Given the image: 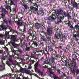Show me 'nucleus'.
<instances>
[{"mask_svg": "<svg viewBox=\"0 0 79 79\" xmlns=\"http://www.w3.org/2000/svg\"><path fill=\"white\" fill-rule=\"evenodd\" d=\"M30 8L31 11L35 14L37 13V15H40V16H43L44 15V10H39L38 5L35 3H33V6L30 7Z\"/></svg>", "mask_w": 79, "mask_h": 79, "instance_id": "f257e3e1", "label": "nucleus"}, {"mask_svg": "<svg viewBox=\"0 0 79 79\" xmlns=\"http://www.w3.org/2000/svg\"><path fill=\"white\" fill-rule=\"evenodd\" d=\"M21 13L20 14V15L22 16H20V19L18 18V15H16V19H18V21L17 22V25H18V28L19 31H21L22 32H26V26L24 25V29L23 30H21L19 29L20 26H23V19L22 18H23L24 17V15H23V12H22V10H21Z\"/></svg>", "mask_w": 79, "mask_h": 79, "instance_id": "f03ea898", "label": "nucleus"}, {"mask_svg": "<svg viewBox=\"0 0 79 79\" xmlns=\"http://www.w3.org/2000/svg\"><path fill=\"white\" fill-rule=\"evenodd\" d=\"M72 59L71 60L70 63L68 64V66H74L75 67H76L77 66V64L76 60L79 61V58L77 57L76 55L75 54H72Z\"/></svg>", "mask_w": 79, "mask_h": 79, "instance_id": "7ed1b4c3", "label": "nucleus"}, {"mask_svg": "<svg viewBox=\"0 0 79 79\" xmlns=\"http://www.w3.org/2000/svg\"><path fill=\"white\" fill-rule=\"evenodd\" d=\"M43 34L46 35V37L48 40L50 41L52 39V34H53V31L50 28H48L46 32L45 31H43Z\"/></svg>", "mask_w": 79, "mask_h": 79, "instance_id": "20e7f679", "label": "nucleus"}, {"mask_svg": "<svg viewBox=\"0 0 79 79\" xmlns=\"http://www.w3.org/2000/svg\"><path fill=\"white\" fill-rule=\"evenodd\" d=\"M60 39L62 40H65L66 38V36H65V35H64V34L61 33V32H60H60H56L55 33L54 39L58 40L60 38Z\"/></svg>", "mask_w": 79, "mask_h": 79, "instance_id": "39448f33", "label": "nucleus"}, {"mask_svg": "<svg viewBox=\"0 0 79 79\" xmlns=\"http://www.w3.org/2000/svg\"><path fill=\"white\" fill-rule=\"evenodd\" d=\"M69 68L70 69L71 72L74 74H75L76 73V74L77 75L79 74V69L78 68V65L77 64V67H75L74 65H70L68 66Z\"/></svg>", "mask_w": 79, "mask_h": 79, "instance_id": "423d86ee", "label": "nucleus"}, {"mask_svg": "<svg viewBox=\"0 0 79 79\" xmlns=\"http://www.w3.org/2000/svg\"><path fill=\"white\" fill-rule=\"evenodd\" d=\"M63 11V9H62L61 8H59V10L56 12V14L57 15V17H58V16H59L60 15L64 18H66V17H67V16L68 14L66 13V11ZM62 12H63L62 13Z\"/></svg>", "mask_w": 79, "mask_h": 79, "instance_id": "0eeeda50", "label": "nucleus"}, {"mask_svg": "<svg viewBox=\"0 0 79 79\" xmlns=\"http://www.w3.org/2000/svg\"><path fill=\"white\" fill-rule=\"evenodd\" d=\"M11 38L10 39V42L8 44V45L11 46L12 45L13 47H15V42L16 41V37L15 35H11Z\"/></svg>", "mask_w": 79, "mask_h": 79, "instance_id": "6e6552de", "label": "nucleus"}, {"mask_svg": "<svg viewBox=\"0 0 79 79\" xmlns=\"http://www.w3.org/2000/svg\"><path fill=\"white\" fill-rule=\"evenodd\" d=\"M48 71L51 74H52L53 75V78L54 79H60L56 75L54 74V72H53L51 68H48Z\"/></svg>", "mask_w": 79, "mask_h": 79, "instance_id": "1a4fd4ad", "label": "nucleus"}, {"mask_svg": "<svg viewBox=\"0 0 79 79\" xmlns=\"http://www.w3.org/2000/svg\"><path fill=\"white\" fill-rule=\"evenodd\" d=\"M45 20H48L47 23L48 24H51V21L50 20L52 21V20H55V19L53 16H50L49 17H45L44 18Z\"/></svg>", "mask_w": 79, "mask_h": 79, "instance_id": "9d476101", "label": "nucleus"}, {"mask_svg": "<svg viewBox=\"0 0 79 79\" xmlns=\"http://www.w3.org/2000/svg\"><path fill=\"white\" fill-rule=\"evenodd\" d=\"M71 6L73 8H75L76 9H78V4L76 2L73 1H71Z\"/></svg>", "mask_w": 79, "mask_h": 79, "instance_id": "9b49d317", "label": "nucleus"}, {"mask_svg": "<svg viewBox=\"0 0 79 79\" xmlns=\"http://www.w3.org/2000/svg\"><path fill=\"white\" fill-rule=\"evenodd\" d=\"M38 53L39 52H41V53H42L43 54H45L46 57H47L48 55H50V54H49V53H48V51H47V49H45V51L39 50L38 51Z\"/></svg>", "mask_w": 79, "mask_h": 79, "instance_id": "f8f14e48", "label": "nucleus"}, {"mask_svg": "<svg viewBox=\"0 0 79 79\" xmlns=\"http://www.w3.org/2000/svg\"><path fill=\"white\" fill-rule=\"evenodd\" d=\"M71 48V46L69 44H67L65 47L64 48V53H68V51L69 50V49Z\"/></svg>", "mask_w": 79, "mask_h": 79, "instance_id": "ddd939ff", "label": "nucleus"}, {"mask_svg": "<svg viewBox=\"0 0 79 79\" xmlns=\"http://www.w3.org/2000/svg\"><path fill=\"white\" fill-rule=\"evenodd\" d=\"M42 26L44 27V25H43V24H42V23H35V27L36 28V29H39L40 28V27H42Z\"/></svg>", "mask_w": 79, "mask_h": 79, "instance_id": "4468645a", "label": "nucleus"}, {"mask_svg": "<svg viewBox=\"0 0 79 79\" xmlns=\"http://www.w3.org/2000/svg\"><path fill=\"white\" fill-rule=\"evenodd\" d=\"M73 37L75 38V40L76 42L78 41V38L79 37V33H75V34L73 33Z\"/></svg>", "mask_w": 79, "mask_h": 79, "instance_id": "2eb2a0df", "label": "nucleus"}, {"mask_svg": "<svg viewBox=\"0 0 79 79\" xmlns=\"http://www.w3.org/2000/svg\"><path fill=\"white\" fill-rule=\"evenodd\" d=\"M75 29H76V30H78V31L77 32L76 31H74L73 32V34H76V33H79V23H78L77 24H76L75 26Z\"/></svg>", "mask_w": 79, "mask_h": 79, "instance_id": "dca6fc26", "label": "nucleus"}, {"mask_svg": "<svg viewBox=\"0 0 79 79\" xmlns=\"http://www.w3.org/2000/svg\"><path fill=\"white\" fill-rule=\"evenodd\" d=\"M4 35L5 36V39L6 42H7L8 41L7 40H6V39H10L9 32H5Z\"/></svg>", "mask_w": 79, "mask_h": 79, "instance_id": "f3484780", "label": "nucleus"}, {"mask_svg": "<svg viewBox=\"0 0 79 79\" xmlns=\"http://www.w3.org/2000/svg\"><path fill=\"white\" fill-rule=\"evenodd\" d=\"M23 6L25 9H23V11H22L23 13L24 12V11H26V10H27V8H28L29 6H28V5H27V4H22Z\"/></svg>", "mask_w": 79, "mask_h": 79, "instance_id": "a211bd4d", "label": "nucleus"}, {"mask_svg": "<svg viewBox=\"0 0 79 79\" xmlns=\"http://www.w3.org/2000/svg\"><path fill=\"white\" fill-rule=\"evenodd\" d=\"M39 76H44V72L40 69H39L37 71Z\"/></svg>", "mask_w": 79, "mask_h": 79, "instance_id": "6ab92c4d", "label": "nucleus"}, {"mask_svg": "<svg viewBox=\"0 0 79 79\" xmlns=\"http://www.w3.org/2000/svg\"><path fill=\"white\" fill-rule=\"evenodd\" d=\"M40 67L41 66V65L40 64H38L37 63H36L35 64V70L36 71L37 70V68L38 67Z\"/></svg>", "mask_w": 79, "mask_h": 79, "instance_id": "aec40b11", "label": "nucleus"}, {"mask_svg": "<svg viewBox=\"0 0 79 79\" xmlns=\"http://www.w3.org/2000/svg\"><path fill=\"white\" fill-rule=\"evenodd\" d=\"M32 44H34L35 47H37L38 46H39V45H40V42H38V43L37 42H33Z\"/></svg>", "mask_w": 79, "mask_h": 79, "instance_id": "412c9836", "label": "nucleus"}, {"mask_svg": "<svg viewBox=\"0 0 79 79\" xmlns=\"http://www.w3.org/2000/svg\"><path fill=\"white\" fill-rule=\"evenodd\" d=\"M64 60L65 61V66L66 67H67V66H68V61H69V60L67 59L66 58H64Z\"/></svg>", "mask_w": 79, "mask_h": 79, "instance_id": "4be33fe9", "label": "nucleus"}, {"mask_svg": "<svg viewBox=\"0 0 79 79\" xmlns=\"http://www.w3.org/2000/svg\"><path fill=\"white\" fill-rule=\"evenodd\" d=\"M0 9H2V12L3 13H6V10L5 9L3 8V6L2 5L1 6Z\"/></svg>", "mask_w": 79, "mask_h": 79, "instance_id": "5701e85b", "label": "nucleus"}, {"mask_svg": "<svg viewBox=\"0 0 79 79\" xmlns=\"http://www.w3.org/2000/svg\"><path fill=\"white\" fill-rule=\"evenodd\" d=\"M48 50L49 52H52L53 50V47L52 46L48 47Z\"/></svg>", "mask_w": 79, "mask_h": 79, "instance_id": "b1692460", "label": "nucleus"}, {"mask_svg": "<svg viewBox=\"0 0 79 79\" xmlns=\"http://www.w3.org/2000/svg\"><path fill=\"white\" fill-rule=\"evenodd\" d=\"M40 37L42 40L44 41L45 42H47V39H46V38H44V36L42 35V34H40Z\"/></svg>", "mask_w": 79, "mask_h": 79, "instance_id": "393cba45", "label": "nucleus"}, {"mask_svg": "<svg viewBox=\"0 0 79 79\" xmlns=\"http://www.w3.org/2000/svg\"><path fill=\"white\" fill-rule=\"evenodd\" d=\"M56 16H55L56 17V18H57L58 19V21L57 22V23L58 24H59V23H61L62 22V21L61 20H60V19L59 18H58V17H57V15H56Z\"/></svg>", "mask_w": 79, "mask_h": 79, "instance_id": "a878e982", "label": "nucleus"}, {"mask_svg": "<svg viewBox=\"0 0 79 79\" xmlns=\"http://www.w3.org/2000/svg\"><path fill=\"white\" fill-rule=\"evenodd\" d=\"M24 71L25 72V73L27 74H29L30 73V70H29L28 69H25Z\"/></svg>", "mask_w": 79, "mask_h": 79, "instance_id": "bb28decb", "label": "nucleus"}, {"mask_svg": "<svg viewBox=\"0 0 79 79\" xmlns=\"http://www.w3.org/2000/svg\"><path fill=\"white\" fill-rule=\"evenodd\" d=\"M55 58L53 57H51V61L52 63H55Z\"/></svg>", "mask_w": 79, "mask_h": 79, "instance_id": "cd10ccee", "label": "nucleus"}, {"mask_svg": "<svg viewBox=\"0 0 79 79\" xmlns=\"http://www.w3.org/2000/svg\"><path fill=\"white\" fill-rule=\"evenodd\" d=\"M0 67L2 69H0V71H3L4 70H5V67H4V68H3V65H0Z\"/></svg>", "mask_w": 79, "mask_h": 79, "instance_id": "c85d7f7f", "label": "nucleus"}, {"mask_svg": "<svg viewBox=\"0 0 79 79\" xmlns=\"http://www.w3.org/2000/svg\"><path fill=\"white\" fill-rule=\"evenodd\" d=\"M30 64H34L35 62V61H34V60H32L31 59L30 60Z\"/></svg>", "mask_w": 79, "mask_h": 79, "instance_id": "c756f323", "label": "nucleus"}, {"mask_svg": "<svg viewBox=\"0 0 79 79\" xmlns=\"http://www.w3.org/2000/svg\"><path fill=\"white\" fill-rule=\"evenodd\" d=\"M1 28L2 29V30H5V29H6V27H5V25H1Z\"/></svg>", "mask_w": 79, "mask_h": 79, "instance_id": "7c9ffc66", "label": "nucleus"}, {"mask_svg": "<svg viewBox=\"0 0 79 79\" xmlns=\"http://www.w3.org/2000/svg\"><path fill=\"white\" fill-rule=\"evenodd\" d=\"M69 28L71 29L72 30H75V28L73 27V25H70L69 26Z\"/></svg>", "mask_w": 79, "mask_h": 79, "instance_id": "2f4dec72", "label": "nucleus"}, {"mask_svg": "<svg viewBox=\"0 0 79 79\" xmlns=\"http://www.w3.org/2000/svg\"><path fill=\"white\" fill-rule=\"evenodd\" d=\"M52 68L54 69V70H57L58 69V68H56V66H52Z\"/></svg>", "mask_w": 79, "mask_h": 79, "instance_id": "473e14b6", "label": "nucleus"}, {"mask_svg": "<svg viewBox=\"0 0 79 79\" xmlns=\"http://www.w3.org/2000/svg\"><path fill=\"white\" fill-rule=\"evenodd\" d=\"M66 75L65 74V73H62L61 74V77L63 78V77H66Z\"/></svg>", "mask_w": 79, "mask_h": 79, "instance_id": "72a5a7b5", "label": "nucleus"}, {"mask_svg": "<svg viewBox=\"0 0 79 79\" xmlns=\"http://www.w3.org/2000/svg\"><path fill=\"white\" fill-rule=\"evenodd\" d=\"M15 5V1H10V5Z\"/></svg>", "mask_w": 79, "mask_h": 79, "instance_id": "f704fd0d", "label": "nucleus"}, {"mask_svg": "<svg viewBox=\"0 0 79 79\" xmlns=\"http://www.w3.org/2000/svg\"><path fill=\"white\" fill-rule=\"evenodd\" d=\"M44 63H45V64H48L49 63V61L48 59H46L45 61H44Z\"/></svg>", "mask_w": 79, "mask_h": 79, "instance_id": "c9c22d12", "label": "nucleus"}, {"mask_svg": "<svg viewBox=\"0 0 79 79\" xmlns=\"http://www.w3.org/2000/svg\"><path fill=\"white\" fill-rule=\"evenodd\" d=\"M9 29H10V31L11 32H15V30H13V29H12V28H11V27H9Z\"/></svg>", "mask_w": 79, "mask_h": 79, "instance_id": "e433bc0d", "label": "nucleus"}, {"mask_svg": "<svg viewBox=\"0 0 79 79\" xmlns=\"http://www.w3.org/2000/svg\"><path fill=\"white\" fill-rule=\"evenodd\" d=\"M74 53H76L77 54V55H79V54L78 53V52H79V51H77V50H76V48H75V50L74 51Z\"/></svg>", "mask_w": 79, "mask_h": 79, "instance_id": "4c0bfd02", "label": "nucleus"}, {"mask_svg": "<svg viewBox=\"0 0 79 79\" xmlns=\"http://www.w3.org/2000/svg\"><path fill=\"white\" fill-rule=\"evenodd\" d=\"M52 41L53 43L51 42V44H52V45H55V43H56V42L55 41H54V40L53 39L52 40Z\"/></svg>", "mask_w": 79, "mask_h": 79, "instance_id": "58836bf2", "label": "nucleus"}, {"mask_svg": "<svg viewBox=\"0 0 79 79\" xmlns=\"http://www.w3.org/2000/svg\"><path fill=\"white\" fill-rule=\"evenodd\" d=\"M67 16L68 17V19H71V16L70 14H68V15H67Z\"/></svg>", "mask_w": 79, "mask_h": 79, "instance_id": "ea45409f", "label": "nucleus"}, {"mask_svg": "<svg viewBox=\"0 0 79 79\" xmlns=\"http://www.w3.org/2000/svg\"><path fill=\"white\" fill-rule=\"evenodd\" d=\"M0 45H4V42L1 40V39H0Z\"/></svg>", "mask_w": 79, "mask_h": 79, "instance_id": "a19ab883", "label": "nucleus"}, {"mask_svg": "<svg viewBox=\"0 0 79 79\" xmlns=\"http://www.w3.org/2000/svg\"><path fill=\"white\" fill-rule=\"evenodd\" d=\"M44 60L45 59L44 58V57H42L40 59V60L41 61H44Z\"/></svg>", "mask_w": 79, "mask_h": 79, "instance_id": "79ce46f5", "label": "nucleus"}, {"mask_svg": "<svg viewBox=\"0 0 79 79\" xmlns=\"http://www.w3.org/2000/svg\"><path fill=\"white\" fill-rule=\"evenodd\" d=\"M57 72L58 74H61V70L60 69H57Z\"/></svg>", "mask_w": 79, "mask_h": 79, "instance_id": "37998d69", "label": "nucleus"}, {"mask_svg": "<svg viewBox=\"0 0 79 79\" xmlns=\"http://www.w3.org/2000/svg\"><path fill=\"white\" fill-rule=\"evenodd\" d=\"M26 50H27V51H28V52H29V51H30V47H27L26 48Z\"/></svg>", "mask_w": 79, "mask_h": 79, "instance_id": "c03bdc74", "label": "nucleus"}, {"mask_svg": "<svg viewBox=\"0 0 79 79\" xmlns=\"http://www.w3.org/2000/svg\"><path fill=\"white\" fill-rule=\"evenodd\" d=\"M19 45L21 47H24V44H23V43H20Z\"/></svg>", "mask_w": 79, "mask_h": 79, "instance_id": "a18cd8bd", "label": "nucleus"}, {"mask_svg": "<svg viewBox=\"0 0 79 79\" xmlns=\"http://www.w3.org/2000/svg\"><path fill=\"white\" fill-rule=\"evenodd\" d=\"M55 50L56 51H59V50H60V48L58 47H55Z\"/></svg>", "mask_w": 79, "mask_h": 79, "instance_id": "49530a36", "label": "nucleus"}, {"mask_svg": "<svg viewBox=\"0 0 79 79\" xmlns=\"http://www.w3.org/2000/svg\"><path fill=\"white\" fill-rule=\"evenodd\" d=\"M27 31L28 32H29L30 31H31L30 28L28 27H27Z\"/></svg>", "mask_w": 79, "mask_h": 79, "instance_id": "de8ad7c7", "label": "nucleus"}, {"mask_svg": "<svg viewBox=\"0 0 79 79\" xmlns=\"http://www.w3.org/2000/svg\"><path fill=\"white\" fill-rule=\"evenodd\" d=\"M6 64H8V66L10 67V68H11V67L10 66H11V64H8V61H7V63H6Z\"/></svg>", "mask_w": 79, "mask_h": 79, "instance_id": "09e8293b", "label": "nucleus"}, {"mask_svg": "<svg viewBox=\"0 0 79 79\" xmlns=\"http://www.w3.org/2000/svg\"><path fill=\"white\" fill-rule=\"evenodd\" d=\"M64 17L63 16L62 17L61 16H60V18H59L61 20V19H62V20L63 19H64Z\"/></svg>", "mask_w": 79, "mask_h": 79, "instance_id": "8fccbe9b", "label": "nucleus"}, {"mask_svg": "<svg viewBox=\"0 0 79 79\" xmlns=\"http://www.w3.org/2000/svg\"><path fill=\"white\" fill-rule=\"evenodd\" d=\"M31 68L32 67H31V64H29L28 69H31Z\"/></svg>", "mask_w": 79, "mask_h": 79, "instance_id": "3c124183", "label": "nucleus"}, {"mask_svg": "<svg viewBox=\"0 0 79 79\" xmlns=\"http://www.w3.org/2000/svg\"><path fill=\"white\" fill-rule=\"evenodd\" d=\"M8 22L9 24H10V25H11V24H12V21H11V20L10 19L8 21Z\"/></svg>", "mask_w": 79, "mask_h": 79, "instance_id": "603ef678", "label": "nucleus"}, {"mask_svg": "<svg viewBox=\"0 0 79 79\" xmlns=\"http://www.w3.org/2000/svg\"><path fill=\"white\" fill-rule=\"evenodd\" d=\"M2 15V18H3L4 17H5V14H3V13H2L1 14Z\"/></svg>", "mask_w": 79, "mask_h": 79, "instance_id": "864d4df0", "label": "nucleus"}, {"mask_svg": "<svg viewBox=\"0 0 79 79\" xmlns=\"http://www.w3.org/2000/svg\"><path fill=\"white\" fill-rule=\"evenodd\" d=\"M10 2V0H8V2H7V0H6V1L5 2V3L7 5V4H9V3Z\"/></svg>", "mask_w": 79, "mask_h": 79, "instance_id": "5fc2aeb1", "label": "nucleus"}, {"mask_svg": "<svg viewBox=\"0 0 79 79\" xmlns=\"http://www.w3.org/2000/svg\"><path fill=\"white\" fill-rule=\"evenodd\" d=\"M31 36V37H32V39H34V35H32V33H31L30 34V35L29 36Z\"/></svg>", "mask_w": 79, "mask_h": 79, "instance_id": "6e6d98bb", "label": "nucleus"}, {"mask_svg": "<svg viewBox=\"0 0 79 79\" xmlns=\"http://www.w3.org/2000/svg\"><path fill=\"white\" fill-rule=\"evenodd\" d=\"M4 21L7 24H8V21L6 20V19H4Z\"/></svg>", "mask_w": 79, "mask_h": 79, "instance_id": "4d7b16f0", "label": "nucleus"}, {"mask_svg": "<svg viewBox=\"0 0 79 79\" xmlns=\"http://www.w3.org/2000/svg\"><path fill=\"white\" fill-rule=\"evenodd\" d=\"M6 9H7V10H8L10 8V6H6Z\"/></svg>", "mask_w": 79, "mask_h": 79, "instance_id": "13d9d810", "label": "nucleus"}, {"mask_svg": "<svg viewBox=\"0 0 79 79\" xmlns=\"http://www.w3.org/2000/svg\"><path fill=\"white\" fill-rule=\"evenodd\" d=\"M18 52H19V53H22V52H23V50L21 49H19L18 50Z\"/></svg>", "mask_w": 79, "mask_h": 79, "instance_id": "bf43d9fd", "label": "nucleus"}, {"mask_svg": "<svg viewBox=\"0 0 79 79\" xmlns=\"http://www.w3.org/2000/svg\"><path fill=\"white\" fill-rule=\"evenodd\" d=\"M40 45H41L42 46H44V42L42 41L41 43L40 42Z\"/></svg>", "mask_w": 79, "mask_h": 79, "instance_id": "052dcab7", "label": "nucleus"}, {"mask_svg": "<svg viewBox=\"0 0 79 79\" xmlns=\"http://www.w3.org/2000/svg\"><path fill=\"white\" fill-rule=\"evenodd\" d=\"M9 62H11V63H13V60H12L11 59H10L9 60Z\"/></svg>", "mask_w": 79, "mask_h": 79, "instance_id": "680f3d73", "label": "nucleus"}, {"mask_svg": "<svg viewBox=\"0 0 79 79\" xmlns=\"http://www.w3.org/2000/svg\"><path fill=\"white\" fill-rule=\"evenodd\" d=\"M67 24H68V26H71V22L69 21Z\"/></svg>", "mask_w": 79, "mask_h": 79, "instance_id": "e2e57ef3", "label": "nucleus"}, {"mask_svg": "<svg viewBox=\"0 0 79 79\" xmlns=\"http://www.w3.org/2000/svg\"><path fill=\"white\" fill-rule=\"evenodd\" d=\"M3 36H4V35L0 34V37H2V38H3Z\"/></svg>", "mask_w": 79, "mask_h": 79, "instance_id": "0e129e2a", "label": "nucleus"}, {"mask_svg": "<svg viewBox=\"0 0 79 79\" xmlns=\"http://www.w3.org/2000/svg\"><path fill=\"white\" fill-rule=\"evenodd\" d=\"M77 20L76 19H73V21L74 23H76V22H77Z\"/></svg>", "mask_w": 79, "mask_h": 79, "instance_id": "69168bd1", "label": "nucleus"}, {"mask_svg": "<svg viewBox=\"0 0 79 79\" xmlns=\"http://www.w3.org/2000/svg\"><path fill=\"white\" fill-rule=\"evenodd\" d=\"M25 69H23V68H21L20 69V71H25Z\"/></svg>", "mask_w": 79, "mask_h": 79, "instance_id": "338daca9", "label": "nucleus"}, {"mask_svg": "<svg viewBox=\"0 0 79 79\" xmlns=\"http://www.w3.org/2000/svg\"><path fill=\"white\" fill-rule=\"evenodd\" d=\"M13 12H16V8H13Z\"/></svg>", "mask_w": 79, "mask_h": 79, "instance_id": "774afa93", "label": "nucleus"}]
</instances>
